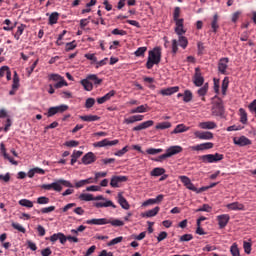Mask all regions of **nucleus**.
Returning a JSON list of instances; mask_svg holds the SVG:
<instances>
[{
    "label": "nucleus",
    "instance_id": "45",
    "mask_svg": "<svg viewBox=\"0 0 256 256\" xmlns=\"http://www.w3.org/2000/svg\"><path fill=\"white\" fill-rule=\"evenodd\" d=\"M77 47V41L73 40L72 42H68L65 45V51H73Z\"/></svg>",
    "mask_w": 256,
    "mask_h": 256
},
{
    "label": "nucleus",
    "instance_id": "25",
    "mask_svg": "<svg viewBox=\"0 0 256 256\" xmlns=\"http://www.w3.org/2000/svg\"><path fill=\"white\" fill-rule=\"evenodd\" d=\"M198 127H200V129H217V124L213 121L200 122Z\"/></svg>",
    "mask_w": 256,
    "mask_h": 256
},
{
    "label": "nucleus",
    "instance_id": "14",
    "mask_svg": "<svg viewBox=\"0 0 256 256\" xmlns=\"http://www.w3.org/2000/svg\"><path fill=\"white\" fill-rule=\"evenodd\" d=\"M229 219H231L229 214H222L217 216V221L220 229H225V227H227V223H229Z\"/></svg>",
    "mask_w": 256,
    "mask_h": 256
},
{
    "label": "nucleus",
    "instance_id": "10",
    "mask_svg": "<svg viewBox=\"0 0 256 256\" xmlns=\"http://www.w3.org/2000/svg\"><path fill=\"white\" fill-rule=\"evenodd\" d=\"M229 58H221L218 62V71L221 75H227V68L229 67Z\"/></svg>",
    "mask_w": 256,
    "mask_h": 256
},
{
    "label": "nucleus",
    "instance_id": "60",
    "mask_svg": "<svg viewBox=\"0 0 256 256\" xmlns=\"http://www.w3.org/2000/svg\"><path fill=\"white\" fill-rule=\"evenodd\" d=\"M165 239H167V232L165 231L160 232V234L157 237L158 243H161V241H165Z\"/></svg>",
    "mask_w": 256,
    "mask_h": 256
},
{
    "label": "nucleus",
    "instance_id": "17",
    "mask_svg": "<svg viewBox=\"0 0 256 256\" xmlns=\"http://www.w3.org/2000/svg\"><path fill=\"white\" fill-rule=\"evenodd\" d=\"M95 161H97V158L93 152H88L82 157V163L84 165H91V163H95Z\"/></svg>",
    "mask_w": 256,
    "mask_h": 256
},
{
    "label": "nucleus",
    "instance_id": "29",
    "mask_svg": "<svg viewBox=\"0 0 256 256\" xmlns=\"http://www.w3.org/2000/svg\"><path fill=\"white\" fill-rule=\"evenodd\" d=\"M151 177H161L165 175V169L161 167H156L150 172Z\"/></svg>",
    "mask_w": 256,
    "mask_h": 256
},
{
    "label": "nucleus",
    "instance_id": "35",
    "mask_svg": "<svg viewBox=\"0 0 256 256\" xmlns=\"http://www.w3.org/2000/svg\"><path fill=\"white\" fill-rule=\"evenodd\" d=\"M23 31H25V25L21 24L20 26H18L17 31L14 34V38L16 39V41H19V39L23 35Z\"/></svg>",
    "mask_w": 256,
    "mask_h": 256
},
{
    "label": "nucleus",
    "instance_id": "47",
    "mask_svg": "<svg viewBox=\"0 0 256 256\" xmlns=\"http://www.w3.org/2000/svg\"><path fill=\"white\" fill-rule=\"evenodd\" d=\"M189 44V41H187V37L185 36H179V45L182 47V49H186L187 45Z\"/></svg>",
    "mask_w": 256,
    "mask_h": 256
},
{
    "label": "nucleus",
    "instance_id": "26",
    "mask_svg": "<svg viewBox=\"0 0 256 256\" xmlns=\"http://www.w3.org/2000/svg\"><path fill=\"white\" fill-rule=\"evenodd\" d=\"M80 83L84 87L85 91H93V82L89 80V76L81 80Z\"/></svg>",
    "mask_w": 256,
    "mask_h": 256
},
{
    "label": "nucleus",
    "instance_id": "53",
    "mask_svg": "<svg viewBox=\"0 0 256 256\" xmlns=\"http://www.w3.org/2000/svg\"><path fill=\"white\" fill-rule=\"evenodd\" d=\"M59 82H57L54 87L55 89H61L62 87H67L69 84L67 83V81H65V79H61V80H58Z\"/></svg>",
    "mask_w": 256,
    "mask_h": 256
},
{
    "label": "nucleus",
    "instance_id": "55",
    "mask_svg": "<svg viewBox=\"0 0 256 256\" xmlns=\"http://www.w3.org/2000/svg\"><path fill=\"white\" fill-rule=\"evenodd\" d=\"M251 247H252L251 242H247V241L243 242V248L247 255L251 254Z\"/></svg>",
    "mask_w": 256,
    "mask_h": 256
},
{
    "label": "nucleus",
    "instance_id": "28",
    "mask_svg": "<svg viewBox=\"0 0 256 256\" xmlns=\"http://www.w3.org/2000/svg\"><path fill=\"white\" fill-rule=\"evenodd\" d=\"M81 121H86L88 123H91L93 121H99L101 117L97 115H85V116H80Z\"/></svg>",
    "mask_w": 256,
    "mask_h": 256
},
{
    "label": "nucleus",
    "instance_id": "50",
    "mask_svg": "<svg viewBox=\"0 0 256 256\" xmlns=\"http://www.w3.org/2000/svg\"><path fill=\"white\" fill-rule=\"evenodd\" d=\"M55 211V206H49L42 208L40 211L37 210V213L47 214V213H53Z\"/></svg>",
    "mask_w": 256,
    "mask_h": 256
},
{
    "label": "nucleus",
    "instance_id": "43",
    "mask_svg": "<svg viewBox=\"0 0 256 256\" xmlns=\"http://www.w3.org/2000/svg\"><path fill=\"white\" fill-rule=\"evenodd\" d=\"M170 127H171V122H161L156 125L155 129L165 130V129H170Z\"/></svg>",
    "mask_w": 256,
    "mask_h": 256
},
{
    "label": "nucleus",
    "instance_id": "44",
    "mask_svg": "<svg viewBox=\"0 0 256 256\" xmlns=\"http://www.w3.org/2000/svg\"><path fill=\"white\" fill-rule=\"evenodd\" d=\"M212 209L213 208L209 204H203L202 207L196 210V213H199L201 211H204L205 213H211Z\"/></svg>",
    "mask_w": 256,
    "mask_h": 256
},
{
    "label": "nucleus",
    "instance_id": "38",
    "mask_svg": "<svg viewBox=\"0 0 256 256\" xmlns=\"http://www.w3.org/2000/svg\"><path fill=\"white\" fill-rule=\"evenodd\" d=\"M230 253L232 256H241V253L239 252V246L237 243H233L230 247Z\"/></svg>",
    "mask_w": 256,
    "mask_h": 256
},
{
    "label": "nucleus",
    "instance_id": "41",
    "mask_svg": "<svg viewBox=\"0 0 256 256\" xmlns=\"http://www.w3.org/2000/svg\"><path fill=\"white\" fill-rule=\"evenodd\" d=\"M19 205H21L22 207H27L28 209H31L33 207V202L28 199H21L19 201Z\"/></svg>",
    "mask_w": 256,
    "mask_h": 256
},
{
    "label": "nucleus",
    "instance_id": "32",
    "mask_svg": "<svg viewBox=\"0 0 256 256\" xmlns=\"http://www.w3.org/2000/svg\"><path fill=\"white\" fill-rule=\"evenodd\" d=\"M88 79L90 81V83H94V85H101V83H103V80L100 79L99 77H97V75L95 74H90L88 75Z\"/></svg>",
    "mask_w": 256,
    "mask_h": 256
},
{
    "label": "nucleus",
    "instance_id": "7",
    "mask_svg": "<svg viewBox=\"0 0 256 256\" xmlns=\"http://www.w3.org/2000/svg\"><path fill=\"white\" fill-rule=\"evenodd\" d=\"M115 145H119V140H109L107 138L93 144L94 147H113Z\"/></svg>",
    "mask_w": 256,
    "mask_h": 256
},
{
    "label": "nucleus",
    "instance_id": "21",
    "mask_svg": "<svg viewBox=\"0 0 256 256\" xmlns=\"http://www.w3.org/2000/svg\"><path fill=\"white\" fill-rule=\"evenodd\" d=\"M118 203L122 209H125L126 211H129L131 208V205H129V202L123 197L122 193H118Z\"/></svg>",
    "mask_w": 256,
    "mask_h": 256
},
{
    "label": "nucleus",
    "instance_id": "31",
    "mask_svg": "<svg viewBox=\"0 0 256 256\" xmlns=\"http://www.w3.org/2000/svg\"><path fill=\"white\" fill-rule=\"evenodd\" d=\"M185 131H189V127L185 126V124H178L172 133H185Z\"/></svg>",
    "mask_w": 256,
    "mask_h": 256
},
{
    "label": "nucleus",
    "instance_id": "24",
    "mask_svg": "<svg viewBox=\"0 0 256 256\" xmlns=\"http://www.w3.org/2000/svg\"><path fill=\"white\" fill-rule=\"evenodd\" d=\"M159 211H161V208L159 206H156L155 208L142 213L141 217H155L159 213Z\"/></svg>",
    "mask_w": 256,
    "mask_h": 256
},
{
    "label": "nucleus",
    "instance_id": "23",
    "mask_svg": "<svg viewBox=\"0 0 256 256\" xmlns=\"http://www.w3.org/2000/svg\"><path fill=\"white\" fill-rule=\"evenodd\" d=\"M178 91H179L178 86L169 87V88L160 90V95H163L165 97V96L173 95L174 93H177Z\"/></svg>",
    "mask_w": 256,
    "mask_h": 256
},
{
    "label": "nucleus",
    "instance_id": "61",
    "mask_svg": "<svg viewBox=\"0 0 256 256\" xmlns=\"http://www.w3.org/2000/svg\"><path fill=\"white\" fill-rule=\"evenodd\" d=\"M85 59H88V61H93V63H97V57L95 56V54H85L84 55Z\"/></svg>",
    "mask_w": 256,
    "mask_h": 256
},
{
    "label": "nucleus",
    "instance_id": "16",
    "mask_svg": "<svg viewBox=\"0 0 256 256\" xmlns=\"http://www.w3.org/2000/svg\"><path fill=\"white\" fill-rule=\"evenodd\" d=\"M87 225H109L107 218H93L86 221Z\"/></svg>",
    "mask_w": 256,
    "mask_h": 256
},
{
    "label": "nucleus",
    "instance_id": "12",
    "mask_svg": "<svg viewBox=\"0 0 256 256\" xmlns=\"http://www.w3.org/2000/svg\"><path fill=\"white\" fill-rule=\"evenodd\" d=\"M213 147V142H205L196 146H192L190 149H192V151H207V149H213Z\"/></svg>",
    "mask_w": 256,
    "mask_h": 256
},
{
    "label": "nucleus",
    "instance_id": "1",
    "mask_svg": "<svg viewBox=\"0 0 256 256\" xmlns=\"http://www.w3.org/2000/svg\"><path fill=\"white\" fill-rule=\"evenodd\" d=\"M159 63H161V48L155 47L148 52L146 69H153V65H159Z\"/></svg>",
    "mask_w": 256,
    "mask_h": 256
},
{
    "label": "nucleus",
    "instance_id": "30",
    "mask_svg": "<svg viewBox=\"0 0 256 256\" xmlns=\"http://www.w3.org/2000/svg\"><path fill=\"white\" fill-rule=\"evenodd\" d=\"M211 28L213 29V33H216L217 29H219V15L215 14L213 16V20L211 22Z\"/></svg>",
    "mask_w": 256,
    "mask_h": 256
},
{
    "label": "nucleus",
    "instance_id": "5",
    "mask_svg": "<svg viewBox=\"0 0 256 256\" xmlns=\"http://www.w3.org/2000/svg\"><path fill=\"white\" fill-rule=\"evenodd\" d=\"M69 109L68 105L62 104L60 106L50 107L48 109L47 117H53V115H57V113H65Z\"/></svg>",
    "mask_w": 256,
    "mask_h": 256
},
{
    "label": "nucleus",
    "instance_id": "58",
    "mask_svg": "<svg viewBox=\"0 0 256 256\" xmlns=\"http://www.w3.org/2000/svg\"><path fill=\"white\" fill-rule=\"evenodd\" d=\"M112 35H121V36H125V35H127V31H125V30H119V28H115L114 30H112Z\"/></svg>",
    "mask_w": 256,
    "mask_h": 256
},
{
    "label": "nucleus",
    "instance_id": "42",
    "mask_svg": "<svg viewBox=\"0 0 256 256\" xmlns=\"http://www.w3.org/2000/svg\"><path fill=\"white\" fill-rule=\"evenodd\" d=\"M11 227H13V229H16V231H19L20 233H26L27 231L25 227L17 222H12Z\"/></svg>",
    "mask_w": 256,
    "mask_h": 256
},
{
    "label": "nucleus",
    "instance_id": "63",
    "mask_svg": "<svg viewBox=\"0 0 256 256\" xmlns=\"http://www.w3.org/2000/svg\"><path fill=\"white\" fill-rule=\"evenodd\" d=\"M192 239H193V235L184 234L180 237V242L191 241Z\"/></svg>",
    "mask_w": 256,
    "mask_h": 256
},
{
    "label": "nucleus",
    "instance_id": "18",
    "mask_svg": "<svg viewBox=\"0 0 256 256\" xmlns=\"http://www.w3.org/2000/svg\"><path fill=\"white\" fill-rule=\"evenodd\" d=\"M96 209H101L103 207H112L113 209H117V206L114 205L113 201L106 200L105 202H94L93 204Z\"/></svg>",
    "mask_w": 256,
    "mask_h": 256
},
{
    "label": "nucleus",
    "instance_id": "40",
    "mask_svg": "<svg viewBox=\"0 0 256 256\" xmlns=\"http://www.w3.org/2000/svg\"><path fill=\"white\" fill-rule=\"evenodd\" d=\"M207 91H209V84L208 83L204 84L203 87L198 89L197 93L200 97H205V95H207Z\"/></svg>",
    "mask_w": 256,
    "mask_h": 256
},
{
    "label": "nucleus",
    "instance_id": "19",
    "mask_svg": "<svg viewBox=\"0 0 256 256\" xmlns=\"http://www.w3.org/2000/svg\"><path fill=\"white\" fill-rule=\"evenodd\" d=\"M227 209L230 211H245V205L239 202H233L226 205Z\"/></svg>",
    "mask_w": 256,
    "mask_h": 256
},
{
    "label": "nucleus",
    "instance_id": "64",
    "mask_svg": "<svg viewBox=\"0 0 256 256\" xmlns=\"http://www.w3.org/2000/svg\"><path fill=\"white\" fill-rule=\"evenodd\" d=\"M51 253H53V252L51 251V248H45V249H43V250L41 251V255H42V256H50Z\"/></svg>",
    "mask_w": 256,
    "mask_h": 256
},
{
    "label": "nucleus",
    "instance_id": "54",
    "mask_svg": "<svg viewBox=\"0 0 256 256\" xmlns=\"http://www.w3.org/2000/svg\"><path fill=\"white\" fill-rule=\"evenodd\" d=\"M128 151H129V146H125L121 150H118L117 152H115L114 155L116 157H123V155H125V153H127Z\"/></svg>",
    "mask_w": 256,
    "mask_h": 256
},
{
    "label": "nucleus",
    "instance_id": "9",
    "mask_svg": "<svg viewBox=\"0 0 256 256\" xmlns=\"http://www.w3.org/2000/svg\"><path fill=\"white\" fill-rule=\"evenodd\" d=\"M194 136L201 141H210V139H213V133L209 131H195Z\"/></svg>",
    "mask_w": 256,
    "mask_h": 256
},
{
    "label": "nucleus",
    "instance_id": "46",
    "mask_svg": "<svg viewBox=\"0 0 256 256\" xmlns=\"http://www.w3.org/2000/svg\"><path fill=\"white\" fill-rule=\"evenodd\" d=\"M147 52V47H139L135 52L134 55L136 57H143L145 53Z\"/></svg>",
    "mask_w": 256,
    "mask_h": 256
},
{
    "label": "nucleus",
    "instance_id": "2",
    "mask_svg": "<svg viewBox=\"0 0 256 256\" xmlns=\"http://www.w3.org/2000/svg\"><path fill=\"white\" fill-rule=\"evenodd\" d=\"M63 187H70L73 188V185L68 180H57L54 183L51 184H43L41 186V189H45L46 191H57L58 193H61L63 191Z\"/></svg>",
    "mask_w": 256,
    "mask_h": 256
},
{
    "label": "nucleus",
    "instance_id": "59",
    "mask_svg": "<svg viewBox=\"0 0 256 256\" xmlns=\"http://www.w3.org/2000/svg\"><path fill=\"white\" fill-rule=\"evenodd\" d=\"M95 105V100L93 98H88L85 103L86 109H91Z\"/></svg>",
    "mask_w": 256,
    "mask_h": 256
},
{
    "label": "nucleus",
    "instance_id": "39",
    "mask_svg": "<svg viewBox=\"0 0 256 256\" xmlns=\"http://www.w3.org/2000/svg\"><path fill=\"white\" fill-rule=\"evenodd\" d=\"M57 21H59V14L57 12H53L49 16V25H55L57 24Z\"/></svg>",
    "mask_w": 256,
    "mask_h": 256
},
{
    "label": "nucleus",
    "instance_id": "27",
    "mask_svg": "<svg viewBox=\"0 0 256 256\" xmlns=\"http://www.w3.org/2000/svg\"><path fill=\"white\" fill-rule=\"evenodd\" d=\"M149 105L147 104H143V105H140L134 109H132L130 111L131 114H135V113H147V111H149Z\"/></svg>",
    "mask_w": 256,
    "mask_h": 256
},
{
    "label": "nucleus",
    "instance_id": "36",
    "mask_svg": "<svg viewBox=\"0 0 256 256\" xmlns=\"http://www.w3.org/2000/svg\"><path fill=\"white\" fill-rule=\"evenodd\" d=\"M239 113H240V123H242L243 125L247 124V111H245V109L243 108H240Z\"/></svg>",
    "mask_w": 256,
    "mask_h": 256
},
{
    "label": "nucleus",
    "instance_id": "3",
    "mask_svg": "<svg viewBox=\"0 0 256 256\" xmlns=\"http://www.w3.org/2000/svg\"><path fill=\"white\" fill-rule=\"evenodd\" d=\"M198 159L201 163H219V161H223V159H225V156L220 153H215L199 156Z\"/></svg>",
    "mask_w": 256,
    "mask_h": 256
},
{
    "label": "nucleus",
    "instance_id": "62",
    "mask_svg": "<svg viewBox=\"0 0 256 256\" xmlns=\"http://www.w3.org/2000/svg\"><path fill=\"white\" fill-rule=\"evenodd\" d=\"M61 79H63V77H61V75H59V74H50L49 75L50 81H61Z\"/></svg>",
    "mask_w": 256,
    "mask_h": 256
},
{
    "label": "nucleus",
    "instance_id": "57",
    "mask_svg": "<svg viewBox=\"0 0 256 256\" xmlns=\"http://www.w3.org/2000/svg\"><path fill=\"white\" fill-rule=\"evenodd\" d=\"M64 145H65L66 147H79V141H77V140L66 141V142L64 143Z\"/></svg>",
    "mask_w": 256,
    "mask_h": 256
},
{
    "label": "nucleus",
    "instance_id": "48",
    "mask_svg": "<svg viewBox=\"0 0 256 256\" xmlns=\"http://www.w3.org/2000/svg\"><path fill=\"white\" fill-rule=\"evenodd\" d=\"M227 89H229V79L224 78L222 81V95H227Z\"/></svg>",
    "mask_w": 256,
    "mask_h": 256
},
{
    "label": "nucleus",
    "instance_id": "8",
    "mask_svg": "<svg viewBox=\"0 0 256 256\" xmlns=\"http://www.w3.org/2000/svg\"><path fill=\"white\" fill-rule=\"evenodd\" d=\"M193 83L196 87H202L203 83H205V78L201 74L200 68H195Z\"/></svg>",
    "mask_w": 256,
    "mask_h": 256
},
{
    "label": "nucleus",
    "instance_id": "22",
    "mask_svg": "<svg viewBox=\"0 0 256 256\" xmlns=\"http://www.w3.org/2000/svg\"><path fill=\"white\" fill-rule=\"evenodd\" d=\"M143 119H145V116L143 115H134L124 119V123L126 125H131L133 123H137V121H143Z\"/></svg>",
    "mask_w": 256,
    "mask_h": 256
},
{
    "label": "nucleus",
    "instance_id": "11",
    "mask_svg": "<svg viewBox=\"0 0 256 256\" xmlns=\"http://www.w3.org/2000/svg\"><path fill=\"white\" fill-rule=\"evenodd\" d=\"M179 179L181 181V183H183L184 187H186V189H189V191H197V187H195L194 184L191 183V179L187 176H179Z\"/></svg>",
    "mask_w": 256,
    "mask_h": 256
},
{
    "label": "nucleus",
    "instance_id": "4",
    "mask_svg": "<svg viewBox=\"0 0 256 256\" xmlns=\"http://www.w3.org/2000/svg\"><path fill=\"white\" fill-rule=\"evenodd\" d=\"M179 153H183V147L177 145L171 146L166 150V153L160 155L156 161H165V159H169V157H173V155H179Z\"/></svg>",
    "mask_w": 256,
    "mask_h": 256
},
{
    "label": "nucleus",
    "instance_id": "33",
    "mask_svg": "<svg viewBox=\"0 0 256 256\" xmlns=\"http://www.w3.org/2000/svg\"><path fill=\"white\" fill-rule=\"evenodd\" d=\"M108 224L112 225L113 227H123L125 225V222L119 220V219H108Z\"/></svg>",
    "mask_w": 256,
    "mask_h": 256
},
{
    "label": "nucleus",
    "instance_id": "15",
    "mask_svg": "<svg viewBox=\"0 0 256 256\" xmlns=\"http://www.w3.org/2000/svg\"><path fill=\"white\" fill-rule=\"evenodd\" d=\"M127 176H113L110 181V185L113 188L119 187V183H125L127 181Z\"/></svg>",
    "mask_w": 256,
    "mask_h": 256
},
{
    "label": "nucleus",
    "instance_id": "51",
    "mask_svg": "<svg viewBox=\"0 0 256 256\" xmlns=\"http://www.w3.org/2000/svg\"><path fill=\"white\" fill-rule=\"evenodd\" d=\"M146 153H148V155H157L159 153H163V149L161 148H150L146 150Z\"/></svg>",
    "mask_w": 256,
    "mask_h": 256
},
{
    "label": "nucleus",
    "instance_id": "20",
    "mask_svg": "<svg viewBox=\"0 0 256 256\" xmlns=\"http://www.w3.org/2000/svg\"><path fill=\"white\" fill-rule=\"evenodd\" d=\"M153 124V120H148L134 127L132 131H143V129H149V127H153Z\"/></svg>",
    "mask_w": 256,
    "mask_h": 256
},
{
    "label": "nucleus",
    "instance_id": "37",
    "mask_svg": "<svg viewBox=\"0 0 256 256\" xmlns=\"http://www.w3.org/2000/svg\"><path fill=\"white\" fill-rule=\"evenodd\" d=\"M183 101L184 103H190V101H193V93L190 90L184 91Z\"/></svg>",
    "mask_w": 256,
    "mask_h": 256
},
{
    "label": "nucleus",
    "instance_id": "52",
    "mask_svg": "<svg viewBox=\"0 0 256 256\" xmlns=\"http://www.w3.org/2000/svg\"><path fill=\"white\" fill-rule=\"evenodd\" d=\"M49 201V198L46 196H41L37 198L38 205H48Z\"/></svg>",
    "mask_w": 256,
    "mask_h": 256
},
{
    "label": "nucleus",
    "instance_id": "13",
    "mask_svg": "<svg viewBox=\"0 0 256 256\" xmlns=\"http://www.w3.org/2000/svg\"><path fill=\"white\" fill-rule=\"evenodd\" d=\"M0 155L4 157V159L9 161L12 165H18V162L7 154V149L5 148V144L3 143L0 144Z\"/></svg>",
    "mask_w": 256,
    "mask_h": 256
},
{
    "label": "nucleus",
    "instance_id": "56",
    "mask_svg": "<svg viewBox=\"0 0 256 256\" xmlns=\"http://www.w3.org/2000/svg\"><path fill=\"white\" fill-rule=\"evenodd\" d=\"M121 241H123V236L116 237V238L112 239V240L108 243V247H111V246H113V245H117L118 243H121Z\"/></svg>",
    "mask_w": 256,
    "mask_h": 256
},
{
    "label": "nucleus",
    "instance_id": "34",
    "mask_svg": "<svg viewBox=\"0 0 256 256\" xmlns=\"http://www.w3.org/2000/svg\"><path fill=\"white\" fill-rule=\"evenodd\" d=\"M78 199H80V201H95V197H93V194L87 193L80 194Z\"/></svg>",
    "mask_w": 256,
    "mask_h": 256
},
{
    "label": "nucleus",
    "instance_id": "49",
    "mask_svg": "<svg viewBox=\"0 0 256 256\" xmlns=\"http://www.w3.org/2000/svg\"><path fill=\"white\" fill-rule=\"evenodd\" d=\"M12 89H19V75L14 72Z\"/></svg>",
    "mask_w": 256,
    "mask_h": 256
},
{
    "label": "nucleus",
    "instance_id": "6",
    "mask_svg": "<svg viewBox=\"0 0 256 256\" xmlns=\"http://www.w3.org/2000/svg\"><path fill=\"white\" fill-rule=\"evenodd\" d=\"M233 142L234 145H238V147H247V145L253 144V142L246 136L234 137Z\"/></svg>",
    "mask_w": 256,
    "mask_h": 256
}]
</instances>
